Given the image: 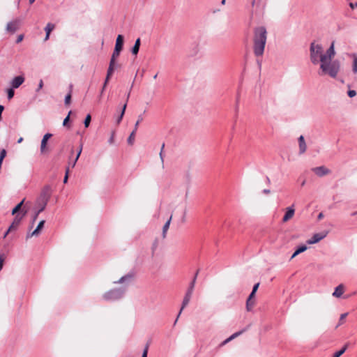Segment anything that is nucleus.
<instances>
[{
	"label": "nucleus",
	"mask_w": 357,
	"mask_h": 357,
	"mask_svg": "<svg viewBox=\"0 0 357 357\" xmlns=\"http://www.w3.org/2000/svg\"><path fill=\"white\" fill-rule=\"evenodd\" d=\"M335 55L334 42H333L330 47L326 50V55L321 58L320 71L319 72V75H328L333 78L337 77L340 71V63L337 60H333Z\"/></svg>",
	"instance_id": "nucleus-1"
},
{
	"label": "nucleus",
	"mask_w": 357,
	"mask_h": 357,
	"mask_svg": "<svg viewBox=\"0 0 357 357\" xmlns=\"http://www.w3.org/2000/svg\"><path fill=\"white\" fill-rule=\"evenodd\" d=\"M267 31L264 26H259L254 30L253 51L256 56H262L266 43Z\"/></svg>",
	"instance_id": "nucleus-2"
},
{
	"label": "nucleus",
	"mask_w": 357,
	"mask_h": 357,
	"mask_svg": "<svg viewBox=\"0 0 357 357\" xmlns=\"http://www.w3.org/2000/svg\"><path fill=\"white\" fill-rule=\"evenodd\" d=\"M310 60L312 63L317 64L321 62V58L326 55V52H323V47L321 45L317 44L315 42H312L310 44Z\"/></svg>",
	"instance_id": "nucleus-3"
},
{
	"label": "nucleus",
	"mask_w": 357,
	"mask_h": 357,
	"mask_svg": "<svg viewBox=\"0 0 357 357\" xmlns=\"http://www.w3.org/2000/svg\"><path fill=\"white\" fill-rule=\"evenodd\" d=\"M124 293V289H115L105 293L102 298L104 300L107 301H116L122 298Z\"/></svg>",
	"instance_id": "nucleus-4"
},
{
	"label": "nucleus",
	"mask_w": 357,
	"mask_h": 357,
	"mask_svg": "<svg viewBox=\"0 0 357 357\" xmlns=\"http://www.w3.org/2000/svg\"><path fill=\"white\" fill-rule=\"evenodd\" d=\"M51 196V188L50 186H45L42 190L39 197L37 199L38 203L42 204L41 210H45L46 205Z\"/></svg>",
	"instance_id": "nucleus-5"
},
{
	"label": "nucleus",
	"mask_w": 357,
	"mask_h": 357,
	"mask_svg": "<svg viewBox=\"0 0 357 357\" xmlns=\"http://www.w3.org/2000/svg\"><path fill=\"white\" fill-rule=\"evenodd\" d=\"M259 287V282H257V284H255V286L253 287L251 294H250L248 298H247V311L250 310L251 308L255 305V301H253V298L255 297V293L257 291Z\"/></svg>",
	"instance_id": "nucleus-6"
},
{
	"label": "nucleus",
	"mask_w": 357,
	"mask_h": 357,
	"mask_svg": "<svg viewBox=\"0 0 357 357\" xmlns=\"http://www.w3.org/2000/svg\"><path fill=\"white\" fill-rule=\"evenodd\" d=\"M142 120H143L142 116V115L138 116V119H137V122L135 124L134 129H133L132 132L130 133V136L128 138V144L132 145L134 144L135 137V133H136V132H137V130L138 129V126H139V123Z\"/></svg>",
	"instance_id": "nucleus-7"
},
{
	"label": "nucleus",
	"mask_w": 357,
	"mask_h": 357,
	"mask_svg": "<svg viewBox=\"0 0 357 357\" xmlns=\"http://www.w3.org/2000/svg\"><path fill=\"white\" fill-rule=\"evenodd\" d=\"M312 171L319 177L328 175L331 172V171L325 166L314 167L312 169Z\"/></svg>",
	"instance_id": "nucleus-8"
},
{
	"label": "nucleus",
	"mask_w": 357,
	"mask_h": 357,
	"mask_svg": "<svg viewBox=\"0 0 357 357\" xmlns=\"http://www.w3.org/2000/svg\"><path fill=\"white\" fill-rule=\"evenodd\" d=\"M24 79L22 75L15 77L10 82L11 87L13 89L20 87L24 83Z\"/></svg>",
	"instance_id": "nucleus-9"
},
{
	"label": "nucleus",
	"mask_w": 357,
	"mask_h": 357,
	"mask_svg": "<svg viewBox=\"0 0 357 357\" xmlns=\"http://www.w3.org/2000/svg\"><path fill=\"white\" fill-rule=\"evenodd\" d=\"M326 236V234L325 233H317L313 235V236L307 241V244H314L319 242L321 240L324 238Z\"/></svg>",
	"instance_id": "nucleus-10"
},
{
	"label": "nucleus",
	"mask_w": 357,
	"mask_h": 357,
	"mask_svg": "<svg viewBox=\"0 0 357 357\" xmlns=\"http://www.w3.org/2000/svg\"><path fill=\"white\" fill-rule=\"evenodd\" d=\"M45 221L41 220L38 223L37 227L30 234L26 235V238H31L33 236H38L40 234L41 229L43 228Z\"/></svg>",
	"instance_id": "nucleus-11"
},
{
	"label": "nucleus",
	"mask_w": 357,
	"mask_h": 357,
	"mask_svg": "<svg viewBox=\"0 0 357 357\" xmlns=\"http://www.w3.org/2000/svg\"><path fill=\"white\" fill-rule=\"evenodd\" d=\"M192 291H186L185 293V295L183 298V303H182V306H181V308L179 311V313H178V315L177 317V318L180 316L182 310L185 307V306L188 305V304L189 303L190 299H191V296H192Z\"/></svg>",
	"instance_id": "nucleus-12"
},
{
	"label": "nucleus",
	"mask_w": 357,
	"mask_h": 357,
	"mask_svg": "<svg viewBox=\"0 0 357 357\" xmlns=\"http://www.w3.org/2000/svg\"><path fill=\"white\" fill-rule=\"evenodd\" d=\"M294 212H295V210L293 208V206L288 207L287 208V212L282 218V221L284 222H286L289 221L290 219H291L294 215Z\"/></svg>",
	"instance_id": "nucleus-13"
},
{
	"label": "nucleus",
	"mask_w": 357,
	"mask_h": 357,
	"mask_svg": "<svg viewBox=\"0 0 357 357\" xmlns=\"http://www.w3.org/2000/svg\"><path fill=\"white\" fill-rule=\"evenodd\" d=\"M345 290L344 285L342 284H339L333 293V296L336 298H340L342 296Z\"/></svg>",
	"instance_id": "nucleus-14"
},
{
	"label": "nucleus",
	"mask_w": 357,
	"mask_h": 357,
	"mask_svg": "<svg viewBox=\"0 0 357 357\" xmlns=\"http://www.w3.org/2000/svg\"><path fill=\"white\" fill-rule=\"evenodd\" d=\"M298 144H299V152L301 154L304 153L307 149V145L305 142L304 137L301 135L298 138Z\"/></svg>",
	"instance_id": "nucleus-15"
},
{
	"label": "nucleus",
	"mask_w": 357,
	"mask_h": 357,
	"mask_svg": "<svg viewBox=\"0 0 357 357\" xmlns=\"http://www.w3.org/2000/svg\"><path fill=\"white\" fill-rule=\"evenodd\" d=\"M18 22L17 20L10 22L7 24L6 31L8 32L14 33L17 29Z\"/></svg>",
	"instance_id": "nucleus-16"
},
{
	"label": "nucleus",
	"mask_w": 357,
	"mask_h": 357,
	"mask_svg": "<svg viewBox=\"0 0 357 357\" xmlns=\"http://www.w3.org/2000/svg\"><path fill=\"white\" fill-rule=\"evenodd\" d=\"M52 137V134L50 133H47L45 134L43 139H42V141H41V144H40V151L41 153H43L45 152V148H46V145H47V142L48 141V139Z\"/></svg>",
	"instance_id": "nucleus-17"
},
{
	"label": "nucleus",
	"mask_w": 357,
	"mask_h": 357,
	"mask_svg": "<svg viewBox=\"0 0 357 357\" xmlns=\"http://www.w3.org/2000/svg\"><path fill=\"white\" fill-rule=\"evenodd\" d=\"M243 333V331H238V332H236L235 333H234L233 335H231L230 337H229L228 338H227L225 340H224L220 344V347H223L224 345H225L226 344H227L228 342H229L230 341L233 340L234 339H235L236 337H237L238 336H239L240 335H241Z\"/></svg>",
	"instance_id": "nucleus-18"
},
{
	"label": "nucleus",
	"mask_w": 357,
	"mask_h": 357,
	"mask_svg": "<svg viewBox=\"0 0 357 357\" xmlns=\"http://www.w3.org/2000/svg\"><path fill=\"white\" fill-rule=\"evenodd\" d=\"M123 45V36L122 35H119L116 38L115 49L122 50Z\"/></svg>",
	"instance_id": "nucleus-19"
},
{
	"label": "nucleus",
	"mask_w": 357,
	"mask_h": 357,
	"mask_svg": "<svg viewBox=\"0 0 357 357\" xmlns=\"http://www.w3.org/2000/svg\"><path fill=\"white\" fill-rule=\"evenodd\" d=\"M130 97V93H128V96H127V99H126V103L123 105V108H122V110L121 112V114L119 115V116L118 117L117 120H116V123L117 124H119L124 116V114H125V111H126V107H127V102L128 100V98Z\"/></svg>",
	"instance_id": "nucleus-20"
},
{
	"label": "nucleus",
	"mask_w": 357,
	"mask_h": 357,
	"mask_svg": "<svg viewBox=\"0 0 357 357\" xmlns=\"http://www.w3.org/2000/svg\"><path fill=\"white\" fill-rule=\"evenodd\" d=\"M115 63L109 62V68L107 70V77H106V82H108L110 77L114 73Z\"/></svg>",
	"instance_id": "nucleus-21"
},
{
	"label": "nucleus",
	"mask_w": 357,
	"mask_h": 357,
	"mask_svg": "<svg viewBox=\"0 0 357 357\" xmlns=\"http://www.w3.org/2000/svg\"><path fill=\"white\" fill-rule=\"evenodd\" d=\"M131 279H132V275L128 274V275L121 277L119 281L114 282V283H119V284L129 283L131 281Z\"/></svg>",
	"instance_id": "nucleus-22"
},
{
	"label": "nucleus",
	"mask_w": 357,
	"mask_h": 357,
	"mask_svg": "<svg viewBox=\"0 0 357 357\" xmlns=\"http://www.w3.org/2000/svg\"><path fill=\"white\" fill-rule=\"evenodd\" d=\"M172 216L171 215L169 219L165 222V224L164 225V226L162 227V238H165L166 237V234L169 229L170 222L172 220Z\"/></svg>",
	"instance_id": "nucleus-23"
},
{
	"label": "nucleus",
	"mask_w": 357,
	"mask_h": 357,
	"mask_svg": "<svg viewBox=\"0 0 357 357\" xmlns=\"http://www.w3.org/2000/svg\"><path fill=\"white\" fill-rule=\"evenodd\" d=\"M140 47V38H137L135 40V45L132 48V53L135 55H137Z\"/></svg>",
	"instance_id": "nucleus-24"
},
{
	"label": "nucleus",
	"mask_w": 357,
	"mask_h": 357,
	"mask_svg": "<svg viewBox=\"0 0 357 357\" xmlns=\"http://www.w3.org/2000/svg\"><path fill=\"white\" fill-rule=\"evenodd\" d=\"M121 51V50H117V49L114 48V52L112 53V57H111V59H110V62L111 63H115V61L119 57V56L120 55Z\"/></svg>",
	"instance_id": "nucleus-25"
},
{
	"label": "nucleus",
	"mask_w": 357,
	"mask_h": 357,
	"mask_svg": "<svg viewBox=\"0 0 357 357\" xmlns=\"http://www.w3.org/2000/svg\"><path fill=\"white\" fill-rule=\"evenodd\" d=\"M198 273H199V271H197L196 272L192 280L191 281V282L190 284L188 291H190L193 292Z\"/></svg>",
	"instance_id": "nucleus-26"
},
{
	"label": "nucleus",
	"mask_w": 357,
	"mask_h": 357,
	"mask_svg": "<svg viewBox=\"0 0 357 357\" xmlns=\"http://www.w3.org/2000/svg\"><path fill=\"white\" fill-rule=\"evenodd\" d=\"M354 61H353V66H352V70L354 73H357V55L355 54H353L351 55Z\"/></svg>",
	"instance_id": "nucleus-27"
},
{
	"label": "nucleus",
	"mask_w": 357,
	"mask_h": 357,
	"mask_svg": "<svg viewBox=\"0 0 357 357\" xmlns=\"http://www.w3.org/2000/svg\"><path fill=\"white\" fill-rule=\"evenodd\" d=\"M347 347H348V344H346L342 348V349H340V351L335 352L333 355V357H340L344 352L345 351L347 350Z\"/></svg>",
	"instance_id": "nucleus-28"
},
{
	"label": "nucleus",
	"mask_w": 357,
	"mask_h": 357,
	"mask_svg": "<svg viewBox=\"0 0 357 357\" xmlns=\"http://www.w3.org/2000/svg\"><path fill=\"white\" fill-rule=\"evenodd\" d=\"M347 315H348L347 312L342 314L340 315V319H339V323H338L337 326H336V328H337L338 326L342 325L345 322V319H346V317H347Z\"/></svg>",
	"instance_id": "nucleus-29"
},
{
	"label": "nucleus",
	"mask_w": 357,
	"mask_h": 357,
	"mask_svg": "<svg viewBox=\"0 0 357 357\" xmlns=\"http://www.w3.org/2000/svg\"><path fill=\"white\" fill-rule=\"evenodd\" d=\"M24 202V199L21 202H20L12 211V214L13 215H15L17 212H18L21 208H22V206L23 205V203Z\"/></svg>",
	"instance_id": "nucleus-30"
},
{
	"label": "nucleus",
	"mask_w": 357,
	"mask_h": 357,
	"mask_svg": "<svg viewBox=\"0 0 357 357\" xmlns=\"http://www.w3.org/2000/svg\"><path fill=\"white\" fill-rule=\"evenodd\" d=\"M54 29V25L52 23H48L45 28V31L46 33H50L51 31Z\"/></svg>",
	"instance_id": "nucleus-31"
},
{
	"label": "nucleus",
	"mask_w": 357,
	"mask_h": 357,
	"mask_svg": "<svg viewBox=\"0 0 357 357\" xmlns=\"http://www.w3.org/2000/svg\"><path fill=\"white\" fill-rule=\"evenodd\" d=\"M7 95H8V98L9 100H10L11 98H13L14 95H15V92H14V89L13 88H10V89H7Z\"/></svg>",
	"instance_id": "nucleus-32"
},
{
	"label": "nucleus",
	"mask_w": 357,
	"mask_h": 357,
	"mask_svg": "<svg viewBox=\"0 0 357 357\" xmlns=\"http://www.w3.org/2000/svg\"><path fill=\"white\" fill-rule=\"evenodd\" d=\"M91 115L90 114H88L86 118H85V120H84V126L86 128L89 127V124H90V122H91Z\"/></svg>",
	"instance_id": "nucleus-33"
},
{
	"label": "nucleus",
	"mask_w": 357,
	"mask_h": 357,
	"mask_svg": "<svg viewBox=\"0 0 357 357\" xmlns=\"http://www.w3.org/2000/svg\"><path fill=\"white\" fill-rule=\"evenodd\" d=\"M44 210H41V208L38 209L37 211H36L34 215L33 216V218H32V224H33L35 222V221L36 220L38 215L40 213H41L42 211H43Z\"/></svg>",
	"instance_id": "nucleus-34"
},
{
	"label": "nucleus",
	"mask_w": 357,
	"mask_h": 357,
	"mask_svg": "<svg viewBox=\"0 0 357 357\" xmlns=\"http://www.w3.org/2000/svg\"><path fill=\"white\" fill-rule=\"evenodd\" d=\"M307 249L306 245H301L296 250V254H300L305 252Z\"/></svg>",
	"instance_id": "nucleus-35"
},
{
	"label": "nucleus",
	"mask_w": 357,
	"mask_h": 357,
	"mask_svg": "<svg viewBox=\"0 0 357 357\" xmlns=\"http://www.w3.org/2000/svg\"><path fill=\"white\" fill-rule=\"evenodd\" d=\"M70 101H71V93L70 92L65 97V104L66 105H70Z\"/></svg>",
	"instance_id": "nucleus-36"
},
{
	"label": "nucleus",
	"mask_w": 357,
	"mask_h": 357,
	"mask_svg": "<svg viewBox=\"0 0 357 357\" xmlns=\"http://www.w3.org/2000/svg\"><path fill=\"white\" fill-rule=\"evenodd\" d=\"M149 347V344H146V345L145 346V348L143 351L142 357H147Z\"/></svg>",
	"instance_id": "nucleus-37"
},
{
	"label": "nucleus",
	"mask_w": 357,
	"mask_h": 357,
	"mask_svg": "<svg viewBox=\"0 0 357 357\" xmlns=\"http://www.w3.org/2000/svg\"><path fill=\"white\" fill-rule=\"evenodd\" d=\"M71 112H72L70 111L68 116L64 119L63 122V126H66L67 123L68 122Z\"/></svg>",
	"instance_id": "nucleus-38"
},
{
	"label": "nucleus",
	"mask_w": 357,
	"mask_h": 357,
	"mask_svg": "<svg viewBox=\"0 0 357 357\" xmlns=\"http://www.w3.org/2000/svg\"><path fill=\"white\" fill-rule=\"evenodd\" d=\"M356 95V92L354 90H349V91H348V96H349L350 98H353V97H354Z\"/></svg>",
	"instance_id": "nucleus-39"
},
{
	"label": "nucleus",
	"mask_w": 357,
	"mask_h": 357,
	"mask_svg": "<svg viewBox=\"0 0 357 357\" xmlns=\"http://www.w3.org/2000/svg\"><path fill=\"white\" fill-rule=\"evenodd\" d=\"M43 86V81L40 79L38 83V88L36 89V91L38 92Z\"/></svg>",
	"instance_id": "nucleus-40"
},
{
	"label": "nucleus",
	"mask_w": 357,
	"mask_h": 357,
	"mask_svg": "<svg viewBox=\"0 0 357 357\" xmlns=\"http://www.w3.org/2000/svg\"><path fill=\"white\" fill-rule=\"evenodd\" d=\"M82 144H80L79 149H78V152H77V154L76 156V160H77L79 159V157L82 153Z\"/></svg>",
	"instance_id": "nucleus-41"
},
{
	"label": "nucleus",
	"mask_w": 357,
	"mask_h": 357,
	"mask_svg": "<svg viewBox=\"0 0 357 357\" xmlns=\"http://www.w3.org/2000/svg\"><path fill=\"white\" fill-rule=\"evenodd\" d=\"M68 169L66 170V175H65V177L63 178V183H67L68 181Z\"/></svg>",
	"instance_id": "nucleus-42"
},
{
	"label": "nucleus",
	"mask_w": 357,
	"mask_h": 357,
	"mask_svg": "<svg viewBox=\"0 0 357 357\" xmlns=\"http://www.w3.org/2000/svg\"><path fill=\"white\" fill-rule=\"evenodd\" d=\"M3 261H4V259L3 258L2 256H0V271L3 268Z\"/></svg>",
	"instance_id": "nucleus-43"
},
{
	"label": "nucleus",
	"mask_w": 357,
	"mask_h": 357,
	"mask_svg": "<svg viewBox=\"0 0 357 357\" xmlns=\"http://www.w3.org/2000/svg\"><path fill=\"white\" fill-rule=\"evenodd\" d=\"M26 213V211H24L21 216H20V214L17 215L16 217H15V219H18V220H21L23 216L25 215V214Z\"/></svg>",
	"instance_id": "nucleus-44"
},
{
	"label": "nucleus",
	"mask_w": 357,
	"mask_h": 357,
	"mask_svg": "<svg viewBox=\"0 0 357 357\" xmlns=\"http://www.w3.org/2000/svg\"><path fill=\"white\" fill-rule=\"evenodd\" d=\"M164 147H165V144H163L162 145L161 151H160V158H161V160H163V158H162V151H163Z\"/></svg>",
	"instance_id": "nucleus-45"
},
{
	"label": "nucleus",
	"mask_w": 357,
	"mask_h": 357,
	"mask_svg": "<svg viewBox=\"0 0 357 357\" xmlns=\"http://www.w3.org/2000/svg\"><path fill=\"white\" fill-rule=\"evenodd\" d=\"M23 39V35H20L18 37H17V43H19L20 42H21Z\"/></svg>",
	"instance_id": "nucleus-46"
},
{
	"label": "nucleus",
	"mask_w": 357,
	"mask_h": 357,
	"mask_svg": "<svg viewBox=\"0 0 357 357\" xmlns=\"http://www.w3.org/2000/svg\"><path fill=\"white\" fill-rule=\"evenodd\" d=\"M3 106L2 105H0V119H1V114H2V112L3 111Z\"/></svg>",
	"instance_id": "nucleus-47"
},
{
	"label": "nucleus",
	"mask_w": 357,
	"mask_h": 357,
	"mask_svg": "<svg viewBox=\"0 0 357 357\" xmlns=\"http://www.w3.org/2000/svg\"><path fill=\"white\" fill-rule=\"evenodd\" d=\"M113 142H114V134L112 135V137L109 139V144H113Z\"/></svg>",
	"instance_id": "nucleus-48"
},
{
	"label": "nucleus",
	"mask_w": 357,
	"mask_h": 357,
	"mask_svg": "<svg viewBox=\"0 0 357 357\" xmlns=\"http://www.w3.org/2000/svg\"><path fill=\"white\" fill-rule=\"evenodd\" d=\"M107 84V82H106V80L105 81V83H104V85H103V87L102 89V91H101V93H102L103 91L105 90L106 86Z\"/></svg>",
	"instance_id": "nucleus-49"
},
{
	"label": "nucleus",
	"mask_w": 357,
	"mask_h": 357,
	"mask_svg": "<svg viewBox=\"0 0 357 357\" xmlns=\"http://www.w3.org/2000/svg\"><path fill=\"white\" fill-rule=\"evenodd\" d=\"M50 34L49 33H46V36H45V40H47L49 39V37H50Z\"/></svg>",
	"instance_id": "nucleus-50"
},
{
	"label": "nucleus",
	"mask_w": 357,
	"mask_h": 357,
	"mask_svg": "<svg viewBox=\"0 0 357 357\" xmlns=\"http://www.w3.org/2000/svg\"><path fill=\"white\" fill-rule=\"evenodd\" d=\"M77 161V160H76V158H75V160L73 162H72V167H74L75 166Z\"/></svg>",
	"instance_id": "nucleus-51"
},
{
	"label": "nucleus",
	"mask_w": 357,
	"mask_h": 357,
	"mask_svg": "<svg viewBox=\"0 0 357 357\" xmlns=\"http://www.w3.org/2000/svg\"><path fill=\"white\" fill-rule=\"evenodd\" d=\"M298 254H296V250L294 252V254L292 255L291 259H293L296 256H297Z\"/></svg>",
	"instance_id": "nucleus-52"
},
{
	"label": "nucleus",
	"mask_w": 357,
	"mask_h": 357,
	"mask_svg": "<svg viewBox=\"0 0 357 357\" xmlns=\"http://www.w3.org/2000/svg\"><path fill=\"white\" fill-rule=\"evenodd\" d=\"M323 216H324V215H323V214H322L321 213H319V215H318V219H319V220H321V219L323 218Z\"/></svg>",
	"instance_id": "nucleus-53"
},
{
	"label": "nucleus",
	"mask_w": 357,
	"mask_h": 357,
	"mask_svg": "<svg viewBox=\"0 0 357 357\" xmlns=\"http://www.w3.org/2000/svg\"><path fill=\"white\" fill-rule=\"evenodd\" d=\"M36 204H37V205H38V209H39V208H42V204H40V203H38L37 202H36Z\"/></svg>",
	"instance_id": "nucleus-54"
},
{
	"label": "nucleus",
	"mask_w": 357,
	"mask_h": 357,
	"mask_svg": "<svg viewBox=\"0 0 357 357\" xmlns=\"http://www.w3.org/2000/svg\"><path fill=\"white\" fill-rule=\"evenodd\" d=\"M264 192L266 194H268V193H270V190H264Z\"/></svg>",
	"instance_id": "nucleus-55"
},
{
	"label": "nucleus",
	"mask_w": 357,
	"mask_h": 357,
	"mask_svg": "<svg viewBox=\"0 0 357 357\" xmlns=\"http://www.w3.org/2000/svg\"><path fill=\"white\" fill-rule=\"evenodd\" d=\"M22 141H23V138H22V137H20V138L17 140V142H18V143H21Z\"/></svg>",
	"instance_id": "nucleus-56"
},
{
	"label": "nucleus",
	"mask_w": 357,
	"mask_h": 357,
	"mask_svg": "<svg viewBox=\"0 0 357 357\" xmlns=\"http://www.w3.org/2000/svg\"><path fill=\"white\" fill-rule=\"evenodd\" d=\"M9 231H10V229H8V230L5 233V234L3 236L4 238L8 235Z\"/></svg>",
	"instance_id": "nucleus-57"
},
{
	"label": "nucleus",
	"mask_w": 357,
	"mask_h": 357,
	"mask_svg": "<svg viewBox=\"0 0 357 357\" xmlns=\"http://www.w3.org/2000/svg\"><path fill=\"white\" fill-rule=\"evenodd\" d=\"M35 1H36V0H29V3H30L31 4H32L33 3H34V2H35Z\"/></svg>",
	"instance_id": "nucleus-58"
},
{
	"label": "nucleus",
	"mask_w": 357,
	"mask_h": 357,
	"mask_svg": "<svg viewBox=\"0 0 357 357\" xmlns=\"http://www.w3.org/2000/svg\"><path fill=\"white\" fill-rule=\"evenodd\" d=\"M221 3H222V4H225V0H222V2H221Z\"/></svg>",
	"instance_id": "nucleus-59"
},
{
	"label": "nucleus",
	"mask_w": 357,
	"mask_h": 357,
	"mask_svg": "<svg viewBox=\"0 0 357 357\" xmlns=\"http://www.w3.org/2000/svg\"><path fill=\"white\" fill-rule=\"evenodd\" d=\"M157 76H158V75H157V74H156V75H155L153 76V79H156V78H157Z\"/></svg>",
	"instance_id": "nucleus-60"
},
{
	"label": "nucleus",
	"mask_w": 357,
	"mask_h": 357,
	"mask_svg": "<svg viewBox=\"0 0 357 357\" xmlns=\"http://www.w3.org/2000/svg\"><path fill=\"white\" fill-rule=\"evenodd\" d=\"M350 6H351V8H354L353 3H350Z\"/></svg>",
	"instance_id": "nucleus-61"
},
{
	"label": "nucleus",
	"mask_w": 357,
	"mask_h": 357,
	"mask_svg": "<svg viewBox=\"0 0 357 357\" xmlns=\"http://www.w3.org/2000/svg\"><path fill=\"white\" fill-rule=\"evenodd\" d=\"M356 6H357V2H356Z\"/></svg>",
	"instance_id": "nucleus-62"
}]
</instances>
